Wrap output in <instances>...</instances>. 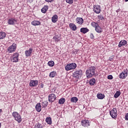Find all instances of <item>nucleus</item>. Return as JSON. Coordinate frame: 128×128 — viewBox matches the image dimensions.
Here are the masks:
<instances>
[{"mask_svg":"<svg viewBox=\"0 0 128 128\" xmlns=\"http://www.w3.org/2000/svg\"><path fill=\"white\" fill-rule=\"evenodd\" d=\"M96 68L94 66L88 68L86 71L87 78H92L93 76L96 74Z\"/></svg>","mask_w":128,"mask_h":128,"instance_id":"nucleus-1","label":"nucleus"},{"mask_svg":"<svg viewBox=\"0 0 128 128\" xmlns=\"http://www.w3.org/2000/svg\"><path fill=\"white\" fill-rule=\"evenodd\" d=\"M12 116L14 118L15 120L18 122H22V116L18 112H15L12 114Z\"/></svg>","mask_w":128,"mask_h":128,"instance_id":"nucleus-2","label":"nucleus"},{"mask_svg":"<svg viewBox=\"0 0 128 128\" xmlns=\"http://www.w3.org/2000/svg\"><path fill=\"white\" fill-rule=\"evenodd\" d=\"M19 56L20 54L18 52L13 54L12 56L10 58L11 62H18Z\"/></svg>","mask_w":128,"mask_h":128,"instance_id":"nucleus-3","label":"nucleus"},{"mask_svg":"<svg viewBox=\"0 0 128 128\" xmlns=\"http://www.w3.org/2000/svg\"><path fill=\"white\" fill-rule=\"evenodd\" d=\"M76 68V63H72L67 64L65 67L66 70H74Z\"/></svg>","mask_w":128,"mask_h":128,"instance_id":"nucleus-4","label":"nucleus"},{"mask_svg":"<svg viewBox=\"0 0 128 128\" xmlns=\"http://www.w3.org/2000/svg\"><path fill=\"white\" fill-rule=\"evenodd\" d=\"M16 44H13L11 46L8 48V52L9 54H10L11 52H16Z\"/></svg>","mask_w":128,"mask_h":128,"instance_id":"nucleus-5","label":"nucleus"},{"mask_svg":"<svg viewBox=\"0 0 128 128\" xmlns=\"http://www.w3.org/2000/svg\"><path fill=\"white\" fill-rule=\"evenodd\" d=\"M82 70H78L73 73V76L74 78H80V76H82Z\"/></svg>","mask_w":128,"mask_h":128,"instance_id":"nucleus-6","label":"nucleus"},{"mask_svg":"<svg viewBox=\"0 0 128 128\" xmlns=\"http://www.w3.org/2000/svg\"><path fill=\"white\" fill-rule=\"evenodd\" d=\"M110 116H111L112 118H116L118 116V110H116V108H114L110 112Z\"/></svg>","mask_w":128,"mask_h":128,"instance_id":"nucleus-7","label":"nucleus"},{"mask_svg":"<svg viewBox=\"0 0 128 128\" xmlns=\"http://www.w3.org/2000/svg\"><path fill=\"white\" fill-rule=\"evenodd\" d=\"M18 22V20L14 18H10L8 20V24L10 26H14Z\"/></svg>","mask_w":128,"mask_h":128,"instance_id":"nucleus-8","label":"nucleus"},{"mask_svg":"<svg viewBox=\"0 0 128 128\" xmlns=\"http://www.w3.org/2000/svg\"><path fill=\"white\" fill-rule=\"evenodd\" d=\"M93 10L96 14H100V6L98 5L94 6Z\"/></svg>","mask_w":128,"mask_h":128,"instance_id":"nucleus-9","label":"nucleus"},{"mask_svg":"<svg viewBox=\"0 0 128 128\" xmlns=\"http://www.w3.org/2000/svg\"><path fill=\"white\" fill-rule=\"evenodd\" d=\"M56 100V96L54 94H50L48 96V101L50 102H54Z\"/></svg>","mask_w":128,"mask_h":128,"instance_id":"nucleus-10","label":"nucleus"},{"mask_svg":"<svg viewBox=\"0 0 128 128\" xmlns=\"http://www.w3.org/2000/svg\"><path fill=\"white\" fill-rule=\"evenodd\" d=\"M128 76V70L126 69L125 70L121 72L120 74V78H126Z\"/></svg>","mask_w":128,"mask_h":128,"instance_id":"nucleus-11","label":"nucleus"},{"mask_svg":"<svg viewBox=\"0 0 128 128\" xmlns=\"http://www.w3.org/2000/svg\"><path fill=\"white\" fill-rule=\"evenodd\" d=\"M81 124L82 126L84 127L90 126V121L86 120H83L81 122Z\"/></svg>","mask_w":128,"mask_h":128,"instance_id":"nucleus-12","label":"nucleus"},{"mask_svg":"<svg viewBox=\"0 0 128 128\" xmlns=\"http://www.w3.org/2000/svg\"><path fill=\"white\" fill-rule=\"evenodd\" d=\"M32 50H34V49H32V48H30L28 50H26L25 51L26 56L27 58L28 56H32Z\"/></svg>","mask_w":128,"mask_h":128,"instance_id":"nucleus-13","label":"nucleus"},{"mask_svg":"<svg viewBox=\"0 0 128 128\" xmlns=\"http://www.w3.org/2000/svg\"><path fill=\"white\" fill-rule=\"evenodd\" d=\"M38 84V80H32L30 81V86H36Z\"/></svg>","mask_w":128,"mask_h":128,"instance_id":"nucleus-14","label":"nucleus"},{"mask_svg":"<svg viewBox=\"0 0 128 128\" xmlns=\"http://www.w3.org/2000/svg\"><path fill=\"white\" fill-rule=\"evenodd\" d=\"M128 44V42L126 40H122L118 44V48H122L124 46H126Z\"/></svg>","mask_w":128,"mask_h":128,"instance_id":"nucleus-15","label":"nucleus"},{"mask_svg":"<svg viewBox=\"0 0 128 128\" xmlns=\"http://www.w3.org/2000/svg\"><path fill=\"white\" fill-rule=\"evenodd\" d=\"M76 22L78 24H84V19L82 18H77L76 19Z\"/></svg>","mask_w":128,"mask_h":128,"instance_id":"nucleus-16","label":"nucleus"},{"mask_svg":"<svg viewBox=\"0 0 128 128\" xmlns=\"http://www.w3.org/2000/svg\"><path fill=\"white\" fill-rule=\"evenodd\" d=\"M36 110L38 112H40V110H42V106L40 105V103H38L36 106Z\"/></svg>","mask_w":128,"mask_h":128,"instance_id":"nucleus-17","label":"nucleus"},{"mask_svg":"<svg viewBox=\"0 0 128 128\" xmlns=\"http://www.w3.org/2000/svg\"><path fill=\"white\" fill-rule=\"evenodd\" d=\"M95 30L96 32H98V34H100V32H102V28L99 25H98L96 28H95Z\"/></svg>","mask_w":128,"mask_h":128,"instance_id":"nucleus-18","label":"nucleus"},{"mask_svg":"<svg viewBox=\"0 0 128 128\" xmlns=\"http://www.w3.org/2000/svg\"><path fill=\"white\" fill-rule=\"evenodd\" d=\"M90 30L86 28H80V32H82V34H86Z\"/></svg>","mask_w":128,"mask_h":128,"instance_id":"nucleus-19","label":"nucleus"},{"mask_svg":"<svg viewBox=\"0 0 128 128\" xmlns=\"http://www.w3.org/2000/svg\"><path fill=\"white\" fill-rule=\"evenodd\" d=\"M48 10V6H44L43 8L41 10L43 14H46V10Z\"/></svg>","mask_w":128,"mask_h":128,"instance_id":"nucleus-20","label":"nucleus"},{"mask_svg":"<svg viewBox=\"0 0 128 128\" xmlns=\"http://www.w3.org/2000/svg\"><path fill=\"white\" fill-rule=\"evenodd\" d=\"M32 26H40V22L38 20H34L31 22Z\"/></svg>","mask_w":128,"mask_h":128,"instance_id":"nucleus-21","label":"nucleus"},{"mask_svg":"<svg viewBox=\"0 0 128 128\" xmlns=\"http://www.w3.org/2000/svg\"><path fill=\"white\" fill-rule=\"evenodd\" d=\"M58 20V15L55 14L54 15L52 18V22H56V21Z\"/></svg>","mask_w":128,"mask_h":128,"instance_id":"nucleus-22","label":"nucleus"},{"mask_svg":"<svg viewBox=\"0 0 128 128\" xmlns=\"http://www.w3.org/2000/svg\"><path fill=\"white\" fill-rule=\"evenodd\" d=\"M70 28L72 30H76V26L74 24H70Z\"/></svg>","mask_w":128,"mask_h":128,"instance_id":"nucleus-23","label":"nucleus"},{"mask_svg":"<svg viewBox=\"0 0 128 128\" xmlns=\"http://www.w3.org/2000/svg\"><path fill=\"white\" fill-rule=\"evenodd\" d=\"M6 32H0V40H4L6 38Z\"/></svg>","mask_w":128,"mask_h":128,"instance_id":"nucleus-24","label":"nucleus"},{"mask_svg":"<svg viewBox=\"0 0 128 128\" xmlns=\"http://www.w3.org/2000/svg\"><path fill=\"white\" fill-rule=\"evenodd\" d=\"M46 122L48 124H52V118L50 117H47L46 119Z\"/></svg>","mask_w":128,"mask_h":128,"instance_id":"nucleus-25","label":"nucleus"},{"mask_svg":"<svg viewBox=\"0 0 128 128\" xmlns=\"http://www.w3.org/2000/svg\"><path fill=\"white\" fill-rule=\"evenodd\" d=\"M89 84H90V86H94V84H96V79L94 78L91 79L89 81Z\"/></svg>","mask_w":128,"mask_h":128,"instance_id":"nucleus-26","label":"nucleus"},{"mask_svg":"<svg viewBox=\"0 0 128 128\" xmlns=\"http://www.w3.org/2000/svg\"><path fill=\"white\" fill-rule=\"evenodd\" d=\"M97 98L99 100H102L104 98V95L102 94H97Z\"/></svg>","mask_w":128,"mask_h":128,"instance_id":"nucleus-27","label":"nucleus"},{"mask_svg":"<svg viewBox=\"0 0 128 128\" xmlns=\"http://www.w3.org/2000/svg\"><path fill=\"white\" fill-rule=\"evenodd\" d=\"M78 100V98L76 97H72L70 98V102H76Z\"/></svg>","mask_w":128,"mask_h":128,"instance_id":"nucleus-28","label":"nucleus"},{"mask_svg":"<svg viewBox=\"0 0 128 128\" xmlns=\"http://www.w3.org/2000/svg\"><path fill=\"white\" fill-rule=\"evenodd\" d=\"M65 102H66V99H64V98H62L60 100H59L58 103L60 104H64Z\"/></svg>","mask_w":128,"mask_h":128,"instance_id":"nucleus-29","label":"nucleus"},{"mask_svg":"<svg viewBox=\"0 0 128 128\" xmlns=\"http://www.w3.org/2000/svg\"><path fill=\"white\" fill-rule=\"evenodd\" d=\"M48 102L47 101H44V102H42V106L43 108H46L48 106Z\"/></svg>","mask_w":128,"mask_h":128,"instance_id":"nucleus-30","label":"nucleus"},{"mask_svg":"<svg viewBox=\"0 0 128 128\" xmlns=\"http://www.w3.org/2000/svg\"><path fill=\"white\" fill-rule=\"evenodd\" d=\"M120 96V92L117 91L114 95V98H118Z\"/></svg>","mask_w":128,"mask_h":128,"instance_id":"nucleus-31","label":"nucleus"},{"mask_svg":"<svg viewBox=\"0 0 128 128\" xmlns=\"http://www.w3.org/2000/svg\"><path fill=\"white\" fill-rule=\"evenodd\" d=\"M56 72L54 71V72H51L50 74V78H54V76H56Z\"/></svg>","mask_w":128,"mask_h":128,"instance_id":"nucleus-32","label":"nucleus"},{"mask_svg":"<svg viewBox=\"0 0 128 128\" xmlns=\"http://www.w3.org/2000/svg\"><path fill=\"white\" fill-rule=\"evenodd\" d=\"M54 40L55 42H60V36H54Z\"/></svg>","mask_w":128,"mask_h":128,"instance_id":"nucleus-33","label":"nucleus"},{"mask_svg":"<svg viewBox=\"0 0 128 128\" xmlns=\"http://www.w3.org/2000/svg\"><path fill=\"white\" fill-rule=\"evenodd\" d=\"M48 64L49 66L52 67L54 66V61H49Z\"/></svg>","mask_w":128,"mask_h":128,"instance_id":"nucleus-34","label":"nucleus"},{"mask_svg":"<svg viewBox=\"0 0 128 128\" xmlns=\"http://www.w3.org/2000/svg\"><path fill=\"white\" fill-rule=\"evenodd\" d=\"M34 128H42V125L40 123L36 124Z\"/></svg>","mask_w":128,"mask_h":128,"instance_id":"nucleus-35","label":"nucleus"},{"mask_svg":"<svg viewBox=\"0 0 128 128\" xmlns=\"http://www.w3.org/2000/svg\"><path fill=\"white\" fill-rule=\"evenodd\" d=\"M92 26H93L94 28H96L98 26V24L96 22H92L91 24Z\"/></svg>","mask_w":128,"mask_h":128,"instance_id":"nucleus-36","label":"nucleus"},{"mask_svg":"<svg viewBox=\"0 0 128 128\" xmlns=\"http://www.w3.org/2000/svg\"><path fill=\"white\" fill-rule=\"evenodd\" d=\"M98 20H104V18L102 16V15H98Z\"/></svg>","mask_w":128,"mask_h":128,"instance_id":"nucleus-37","label":"nucleus"},{"mask_svg":"<svg viewBox=\"0 0 128 128\" xmlns=\"http://www.w3.org/2000/svg\"><path fill=\"white\" fill-rule=\"evenodd\" d=\"M67 4H74L73 0H66Z\"/></svg>","mask_w":128,"mask_h":128,"instance_id":"nucleus-38","label":"nucleus"},{"mask_svg":"<svg viewBox=\"0 0 128 128\" xmlns=\"http://www.w3.org/2000/svg\"><path fill=\"white\" fill-rule=\"evenodd\" d=\"M108 80H112L114 78V77L112 76V75H108Z\"/></svg>","mask_w":128,"mask_h":128,"instance_id":"nucleus-39","label":"nucleus"},{"mask_svg":"<svg viewBox=\"0 0 128 128\" xmlns=\"http://www.w3.org/2000/svg\"><path fill=\"white\" fill-rule=\"evenodd\" d=\"M90 37L91 38H92V40H94V34H90Z\"/></svg>","mask_w":128,"mask_h":128,"instance_id":"nucleus-40","label":"nucleus"},{"mask_svg":"<svg viewBox=\"0 0 128 128\" xmlns=\"http://www.w3.org/2000/svg\"><path fill=\"white\" fill-rule=\"evenodd\" d=\"M45 1L46 2H54V0H45Z\"/></svg>","mask_w":128,"mask_h":128,"instance_id":"nucleus-41","label":"nucleus"},{"mask_svg":"<svg viewBox=\"0 0 128 128\" xmlns=\"http://www.w3.org/2000/svg\"><path fill=\"white\" fill-rule=\"evenodd\" d=\"M125 120H128V113L126 114L125 116Z\"/></svg>","mask_w":128,"mask_h":128,"instance_id":"nucleus-42","label":"nucleus"},{"mask_svg":"<svg viewBox=\"0 0 128 128\" xmlns=\"http://www.w3.org/2000/svg\"><path fill=\"white\" fill-rule=\"evenodd\" d=\"M40 88H44V84H42L41 85H40Z\"/></svg>","mask_w":128,"mask_h":128,"instance_id":"nucleus-43","label":"nucleus"},{"mask_svg":"<svg viewBox=\"0 0 128 128\" xmlns=\"http://www.w3.org/2000/svg\"><path fill=\"white\" fill-rule=\"evenodd\" d=\"M120 12V9H118L116 10V12Z\"/></svg>","mask_w":128,"mask_h":128,"instance_id":"nucleus-44","label":"nucleus"},{"mask_svg":"<svg viewBox=\"0 0 128 128\" xmlns=\"http://www.w3.org/2000/svg\"><path fill=\"white\" fill-rule=\"evenodd\" d=\"M74 54H78V52H76V51L74 52Z\"/></svg>","mask_w":128,"mask_h":128,"instance_id":"nucleus-45","label":"nucleus"},{"mask_svg":"<svg viewBox=\"0 0 128 128\" xmlns=\"http://www.w3.org/2000/svg\"><path fill=\"white\" fill-rule=\"evenodd\" d=\"M34 0H30V2H32Z\"/></svg>","mask_w":128,"mask_h":128,"instance_id":"nucleus-46","label":"nucleus"},{"mask_svg":"<svg viewBox=\"0 0 128 128\" xmlns=\"http://www.w3.org/2000/svg\"><path fill=\"white\" fill-rule=\"evenodd\" d=\"M2 112V109H0V112Z\"/></svg>","mask_w":128,"mask_h":128,"instance_id":"nucleus-47","label":"nucleus"},{"mask_svg":"<svg viewBox=\"0 0 128 128\" xmlns=\"http://www.w3.org/2000/svg\"><path fill=\"white\" fill-rule=\"evenodd\" d=\"M0 126H2V123L0 122Z\"/></svg>","mask_w":128,"mask_h":128,"instance_id":"nucleus-48","label":"nucleus"},{"mask_svg":"<svg viewBox=\"0 0 128 128\" xmlns=\"http://www.w3.org/2000/svg\"><path fill=\"white\" fill-rule=\"evenodd\" d=\"M74 0V2H76V0H73V1Z\"/></svg>","mask_w":128,"mask_h":128,"instance_id":"nucleus-49","label":"nucleus"},{"mask_svg":"<svg viewBox=\"0 0 128 128\" xmlns=\"http://www.w3.org/2000/svg\"><path fill=\"white\" fill-rule=\"evenodd\" d=\"M126 0V2H128V0Z\"/></svg>","mask_w":128,"mask_h":128,"instance_id":"nucleus-50","label":"nucleus"},{"mask_svg":"<svg viewBox=\"0 0 128 128\" xmlns=\"http://www.w3.org/2000/svg\"><path fill=\"white\" fill-rule=\"evenodd\" d=\"M110 60H112V59H110Z\"/></svg>","mask_w":128,"mask_h":128,"instance_id":"nucleus-51","label":"nucleus"},{"mask_svg":"<svg viewBox=\"0 0 128 128\" xmlns=\"http://www.w3.org/2000/svg\"><path fill=\"white\" fill-rule=\"evenodd\" d=\"M110 60H112V59H110Z\"/></svg>","mask_w":128,"mask_h":128,"instance_id":"nucleus-52","label":"nucleus"}]
</instances>
